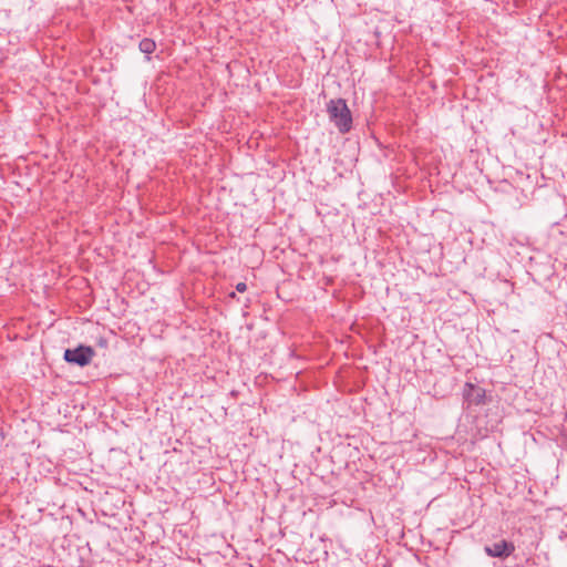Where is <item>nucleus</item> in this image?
<instances>
[{
	"instance_id": "f03ea898",
	"label": "nucleus",
	"mask_w": 567,
	"mask_h": 567,
	"mask_svg": "<svg viewBox=\"0 0 567 567\" xmlns=\"http://www.w3.org/2000/svg\"><path fill=\"white\" fill-rule=\"evenodd\" d=\"M95 355L93 348L89 346H79L75 349H66L64 352V360L69 363H74L80 367L87 365Z\"/></svg>"
},
{
	"instance_id": "423d86ee",
	"label": "nucleus",
	"mask_w": 567,
	"mask_h": 567,
	"mask_svg": "<svg viewBox=\"0 0 567 567\" xmlns=\"http://www.w3.org/2000/svg\"><path fill=\"white\" fill-rule=\"evenodd\" d=\"M236 290L239 292H245L247 290V285L245 282H238L236 285Z\"/></svg>"
},
{
	"instance_id": "7ed1b4c3",
	"label": "nucleus",
	"mask_w": 567,
	"mask_h": 567,
	"mask_svg": "<svg viewBox=\"0 0 567 567\" xmlns=\"http://www.w3.org/2000/svg\"><path fill=\"white\" fill-rule=\"evenodd\" d=\"M484 550L489 557L506 558L515 551V545L512 542L503 539L489 546H485Z\"/></svg>"
},
{
	"instance_id": "f257e3e1",
	"label": "nucleus",
	"mask_w": 567,
	"mask_h": 567,
	"mask_svg": "<svg viewBox=\"0 0 567 567\" xmlns=\"http://www.w3.org/2000/svg\"><path fill=\"white\" fill-rule=\"evenodd\" d=\"M330 121L336 125L340 133H348L352 127V115L346 100H330L327 106Z\"/></svg>"
},
{
	"instance_id": "39448f33",
	"label": "nucleus",
	"mask_w": 567,
	"mask_h": 567,
	"mask_svg": "<svg viewBox=\"0 0 567 567\" xmlns=\"http://www.w3.org/2000/svg\"><path fill=\"white\" fill-rule=\"evenodd\" d=\"M138 48L143 53L151 54L155 51L156 43L150 38H144L140 41Z\"/></svg>"
},
{
	"instance_id": "0eeeda50",
	"label": "nucleus",
	"mask_w": 567,
	"mask_h": 567,
	"mask_svg": "<svg viewBox=\"0 0 567 567\" xmlns=\"http://www.w3.org/2000/svg\"><path fill=\"white\" fill-rule=\"evenodd\" d=\"M100 344L104 347V346H106V341L105 340H101Z\"/></svg>"
},
{
	"instance_id": "20e7f679",
	"label": "nucleus",
	"mask_w": 567,
	"mask_h": 567,
	"mask_svg": "<svg viewBox=\"0 0 567 567\" xmlns=\"http://www.w3.org/2000/svg\"><path fill=\"white\" fill-rule=\"evenodd\" d=\"M486 392L483 388L466 382L463 389V398L468 404L480 405L485 401Z\"/></svg>"
}]
</instances>
